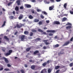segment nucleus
<instances>
[{
    "mask_svg": "<svg viewBox=\"0 0 73 73\" xmlns=\"http://www.w3.org/2000/svg\"><path fill=\"white\" fill-rule=\"evenodd\" d=\"M59 72H60V70H58L56 72V73H59Z\"/></svg>",
    "mask_w": 73,
    "mask_h": 73,
    "instance_id": "50",
    "label": "nucleus"
},
{
    "mask_svg": "<svg viewBox=\"0 0 73 73\" xmlns=\"http://www.w3.org/2000/svg\"><path fill=\"white\" fill-rule=\"evenodd\" d=\"M12 52V50H9V54H11V53Z\"/></svg>",
    "mask_w": 73,
    "mask_h": 73,
    "instance_id": "30",
    "label": "nucleus"
},
{
    "mask_svg": "<svg viewBox=\"0 0 73 73\" xmlns=\"http://www.w3.org/2000/svg\"><path fill=\"white\" fill-rule=\"evenodd\" d=\"M5 23H6V22H5V21H4L3 22V24L2 26V27H4V26H5Z\"/></svg>",
    "mask_w": 73,
    "mask_h": 73,
    "instance_id": "31",
    "label": "nucleus"
},
{
    "mask_svg": "<svg viewBox=\"0 0 73 73\" xmlns=\"http://www.w3.org/2000/svg\"><path fill=\"white\" fill-rule=\"evenodd\" d=\"M36 66L35 65H32L31 66V69H32L33 70H34V69H35V68H36Z\"/></svg>",
    "mask_w": 73,
    "mask_h": 73,
    "instance_id": "9",
    "label": "nucleus"
},
{
    "mask_svg": "<svg viewBox=\"0 0 73 73\" xmlns=\"http://www.w3.org/2000/svg\"><path fill=\"white\" fill-rule=\"evenodd\" d=\"M37 11L38 12H41V10H40L39 9H37Z\"/></svg>",
    "mask_w": 73,
    "mask_h": 73,
    "instance_id": "49",
    "label": "nucleus"
},
{
    "mask_svg": "<svg viewBox=\"0 0 73 73\" xmlns=\"http://www.w3.org/2000/svg\"><path fill=\"white\" fill-rule=\"evenodd\" d=\"M53 34L52 33H49L48 34L49 36H53Z\"/></svg>",
    "mask_w": 73,
    "mask_h": 73,
    "instance_id": "39",
    "label": "nucleus"
},
{
    "mask_svg": "<svg viewBox=\"0 0 73 73\" xmlns=\"http://www.w3.org/2000/svg\"><path fill=\"white\" fill-rule=\"evenodd\" d=\"M38 53H39V51L38 50H35L33 52V54L35 56H36L37 54H38Z\"/></svg>",
    "mask_w": 73,
    "mask_h": 73,
    "instance_id": "5",
    "label": "nucleus"
},
{
    "mask_svg": "<svg viewBox=\"0 0 73 73\" xmlns=\"http://www.w3.org/2000/svg\"><path fill=\"white\" fill-rule=\"evenodd\" d=\"M34 21L35 23H38L39 21V20L37 19H34Z\"/></svg>",
    "mask_w": 73,
    "mask_h": 73,
    "instance_id": "14",
    "label": "nucleus"
},
{
    "mask_svg": "<svg viewBox=\"0 0 73 73\" xmlns=\"http://www.w3.org/2000/svg\"><path fill=\"white\" fill-rule=\"evenodd\" d=\"M46 70L45 69H44L42 70L41 72L40 73H46Z\"/></svg>",
    "mask_w": 73,
    "mask_h": 73,
    "instance_id": "10",
    "label": "nucleus"
},
{
    "mask_svg": "<svg viewBox=\"0 0 73 73\" xmlns=\"http://www.w3.org/2000/svg\"><path fill=\"white\" fill-rule=\"evenodd\" d=\"M31 49V47H29L26 48V50L27 52H29Z\"/></svg>",
    "mask_w": 73,
    "mask_h": 73,
    "instance_id": "17",
    "label": "nucleus"
},
{
    "mask_svg": "<svg viewBox=\"0 0 73 73\" xmlns=\"http://www.w3.org/2000/svg\"><path fill=\"white\" fill-rule=\"evenodd\" d=\"M38 32H43V31H42V30L40 29H38Z\"/></svg>",
    "mask_w": 73,
    "mask_h": 73,
    "instance_id": "34",
    "label": "nucleus"
},
{
    "mask_svg": "<svg viewBox=\"0 0 73 73\" xmlns=\"http://www.w3.org/2000/svg\"><path fill=\"white\" fill-rule=\"evenodd\" d=\"M60 68V66H55V69L57 70V69H58L59 68Z\"/></svg>",
    "mask_w": 73,
    "mask_h": 73,
    "instance_id": "28",
    "label": "nucleus"
},
{
    "mask_svg": "<svg viewBox=\"0 0 73 73\" xmlns=\"http://www.w3.org/2000/svg\"><path fill=\"white\" fill-rule=\"evenodd\" d=\"M70 25V26H72V24H71V23H70L69 22H68L67 24L66 25Z\"/></svg>",
    "mask_w": 73,
    "mask_h": 73,
    "instance_id": "38",
    "label": "nucleus"
},
{
    "mask_svg": "<svg viewBox=\"0 0 73 73\" xmlns=\"http://www.w3.org/2000/svg\"><path fill=\"white\" fill-rule=\"evenodd\" d=\"M3 59H4L6 63H8L9 61L6 58L4 57L3 58Z\"/></svg>",
    "mask_w": 73,
    "mask_h": 73,
    "instance_id": "6",
    "label": "nucleus"
},
{
    "mask_svg": "<svg viewBox=\"0 0 73 73\" xmlns=\"http://www.w3.org/2000/svg\"><path fill=\"white\" fill-rule=\"evenodd\" d=\"M20 9H24V7L23 6H21L20 7Z\"/></svg>",
    "mask_w": 73,
    "mask_h": 73,
    "instance_id": "52",
    "label": "nucleus"
},
{
    "mask_svg": "<svg viewBox=\"0 0 73 73\" xmlns=\"http://www.w3.org/2000/svg\"><path fill=\"white\" fill-rule=\"evenodd\" d=\"M67 20V18L66 17H64L62 19V21L63 22L64 21H65Z\"/></svg>",
    "mask_w": 73,
    "mask_h": 73,
    "instance_id": "18",
    "label": "nucleus"
},
{
    "mask_svg": "<svg viewBox=\"0 0 73 73\" xmlns=\"http://www.w3.org/2000/svg\"><path fill=\"white\" fill-rule=\"evenodd\" d=\"M49 41V40H44L43 41L45 43V44L46 45H49L50 44V43L49 42H47L48 41Z\"/></svg>",
    "mask_w": 73,
    "mask_h": 73,
    "instance_id": "2",
    "label": "nucleus"
},
{
    "mask_svg": "<svg viewBox=\"0 0 73 73\" xmlns=\"http://www.w3.org/2000/svg\"><path fill=\"white\" fill-rule=\"evenodd\" d=\"M53 24L54 25H56H56H58L60 24V23L58 21H54Z\"/></svg>",
    "mask_w": 73,
    "mask_h": 73,
    "instance_id": "3",
    "label": "nucleus"
},
{
    "mask_svg": "<svg viewBox=\"0 0 73 73\" xmlns=\"http://www.w3.org/2000/svg\"><path fill=\"white\" fill-rule=\"evenodd\" d=\"M16 26H17V27L18 28H20L22 27V25L21 24L19 25L18 24H17L16 25Z\"/></svg>",
    "mask_w": 73,
    "mask_h": 73,
    "instance_id": "7",
    "label": "nucleus"
},
{
    "mask_svg": "<svg viewBox=\"0 0 73 73\" xmlns=\"http://www.w3.org/2000/svg\"><path fill=\"white\" fill-rule=\"evenodd\" d=\"M13 3V2H10L8 4V6H9L11 5Z\"/></svg>",
    "mask_w": 73,
    "mask_h": 73,
    "instance_id": "32",
    "label": "nucleus"
},
{
    "mask_svg": "<svg viewBox=\"0 0 73 73\" xmlns=\"http://www.w3.org/2000/svg\"><path fill=\"white\" fill-rule=\"evenodd\" d=\"M44 1L45 2H46V4H49L50 3L49 1H46L45 0Z\"/></svg>",
    "mask_w": 73,
    "mask_h": 73,
    "instance_id": "48",
    "label": "nucleus"
},
{
    "mask_svg": "<svg viewBox=\"0 0 73 73\" xmlns=\"http://www.w3.org/2000/svg\"><path fill=\"white\" fill-rule=\"evenodd\" d=\"M16 2L17 4L18 5H20V1L17 0Z\"/></svg>",
    "mask_w": 73,
    "mask_h": 73,
    "instance_id": "21",
    "label": "nucleus"
},
{
    "mask_svg": "<svg viewBox=\"0 0 73 73\" xmlns=\"http://www.w3.org/2000/svg\"><path fill=\"white\" fill-rule=\"evenodd\" d=\"M21 71L22 73H25V72H24V70H21Z\"/></svg>",
    "mask_w": 73,
    "mask_h": 73,
    "instance_id": "44",
    "label": "nucleus"
},
{
    "mask_svg": "<svg viewBox=\"0 0 73 73\" xmlns=\"http://www.w3.org/2000/svg\"><path fill=\"white\" fill-rule=\"evenodd\" d=\"M70 13L71 15H73V12L72 10L70 11Z\"/></svg>",
    "mask_w": 73,
    "mask_h": 73,
    "instance_id": "41",
    "label": "nucleus"
},
{
    "mask_svg": "<svg viewBox=\"0 0 73 73\" xmlns=\"http://www.w3.org/2000/svg\"><path fill=\"white\" fill-rule=\"evenodd\" d=\"M46 21V23H47V24H48V23H49V20Z\"/></svg>",
    "mask_w": 73,
    "mask_h": 73,
    "instance_id": "60",
    "label": "nucleus"
},
{
    "mask_svg": "<svg viewBox=\"0 0 73 73\" xmlns=\"http://www.w3.org/2000/svg\"><path fill=\"white\" fill-rule=\"evenodd\" d=\"M7 66L8 67H11V65L9 64H7Z\"/></svg>",
    "mask_w": 73,
    "mask_h": 73,
    "instance_id": "54",
    "label": "nucleus"
},
{
    "mask_svg": "<svg viewBox=\"0 0 73 73\" xmlns=\"http://www.w3.org/2000/svg\"><path fill=\"white\" fill-rule=\"evenodd\" d=\"M4 70H6V71H9V70H10L8 69L7 68H5L4 69Z\"/></svg>",
    "mask_w": 73,
    "mask_h": 73,
    "instance_id": "45",
    "label": "nucleus"
},
{
    "mask_svg": "<svg viewBox=\"0 0 73 73\" xmlns=\"http://www.w3.org/2000/svg\"><path fill=\"white\" fill-rule=\"evenodd\" d=\"M54 32H55V31L54 30H50V33H54Z\"/></svg>",
    "mask_w": 73,
    "mask_h": 73,
    "instance_id": "35",
    "label": "nucleus"
},
{
    "mask_svg": "<svg viewBox=\"0 0 73 73\" xmlns=\"http://www.w3.org/2000/svg\"><path fill=\"white\" fill-rule=\"evenodd\" d=\"M70 43V42L69 41H68L67 42H65L64 44L63 45V46H66L68 45Z\"/></svg>",
    "mask_w": 73,
    "mask_h": 73,
    "instance_id": "4",
    "label": "nucleus"
},
{
    "mask_svg": "<svg viewBox=\"0 0 73 73\" xmlns=\"http://www.w3.org/2000/svg\"><path fill=\"white\" fill-rule=\"evenodd\" d=\"M40 17L42 19H44V16H43L42 15H40Z\"/></svg>",
    "mask_w": 73,
    "mask_h": 73,
    "instance_id": "42",
    "label": "nucleus"
},
{
    "mask_svg": "<svg viewBox=\"0 0 73 73\" xmlns=\"http://www.w3.org/2000/svg\"><path fill=\"white\" fill-rule=\"evenodd\" d=\"M73 65V63H70L69 64V66H70V67H72V66Z\"/></svg>",
    "mask_w": 73,
    "mask_h": 73,
    "instance_id": "36",
    "label": "nucleus"
},
{
    "mask_svg": "<svg viewBox=\"0 0 73 73\" xmlns=\"http://www.w3.org/2000/svg\"><path fill=\"white\" fill-rule=\"evenodd\" d=\"M3 14V12L2 11H0V15H1Z\"/></svg>",
    "mask_w": 73,
    "mask_h": 73,
    "instance_id": "61",
    "label": "nucleus"
},
{
    "mask_svg": "<svg viewBox=\"0 0 73 73\" xmlns=\"http://www.w3.org/2000/svg\"><path fill=\"white\" fill-rule=\"evenodd\" d=\"M15 10L16 11H18L19 10V7H17V6L15 7Z\"/></svg>",
    "mask_w": 73,
    "mask_h": 73,
    "instance_id": "15",
    "label": "nucleus"
},
{
    "mask_svg": "<svg viewBox=\"0 0 73 73\" xmlns=\"http://www.w3.org/2000/svg\"><path fill=\"white\" fill-rule=\"evenodd\" d=\"M29 19H32L33 18V16H32V15H30L29 16Z\"/></svg>",
    "mask_w": 73,
    "mask_h": 73,
    "instance_id": "24",
    "label": "nucleus"
},
{
    "mask_svg": "<svg viewBox=\"0 0 73 73\" xmlns=\"http://www.w3.org/2000/svg\"><path fill=\"white\" fill-rule=\"evenodd\" d=\"M4 38L7 41L9 40V38H8L6 36H4Z\"/></svg>",
    "mask_w": 73,
    "mask_h": 73,
    "instance_id": "23",
    "label": "nucleus"
},
{
    "mask_svg": "<svg viewBox=\"0 0 73 73\" xmlns=\"http://www.w3.org/2000/svg\"><path fill=\"white\" fill-rule=\"evenodd\" d=\"M46 64H47V63L46 62H44L43 63L42 65L43 66H45L46 65Z\"/></svg>",
    "mask_w": 73,
    "mask_h": 73,
    "instance_id": "22",
    "label": "nucleus"
},
{
    "mask_svg": "<svg viewBox=\"0 0 73 73\" xmlns=\"http://www.w3.org/2000/svg\"><path fill=\"white\" fill-rule=\"evenodd\" d=\"M32 13H35V11L34 10H33L31 11Z\"/></svg>",
    "mask_w": 73,
    "mask_h": 73,
    "instance_id": "63",
    "label": "nucleus"
},
{
    "mask_svg": "<svg viewBox=\"0 0 73 73\" xmlns=\"http://www.w3.org/2000/svg\"><path fill=\"white\" fill-rule=\"evenodd\" d=\"M33 35V33L31 32L30 33L29 36H32Z\"/></svg>",
    "mask_w": 73,
    "mask_h": 73,
    "instance_id": "29",
    "label": "nucleus"
},
{
    "mask_svg": "<svg viewBox=\"0 0 73 73\" xmlns=\"http://www.w3.org/2000/svg\"><path fill=\"white\" fill-rule=\"evenodd\" d=\"M10 54H9V52L7 53L6 54H5V55L6 56H9V55H10Z\"/></svg>",
    "mask_w": 73,
    "mask_h": 73,
    "instance_id": "27",
    "label": "nucleus"
},
{
    "mask_svg": "<svg viewBox=\"0 0 73 73\" xmlns=\"http://www.w3.org/2000/svg\"><path fill=\"white\" fill-rule=\"evenodd\" d=\"M64 8L65 9L68 10V9H66V7H67V3H65L63 6Z\"/></svg>",
    "mask_w": 73,
    "mask_h": 73,
    "instance_id": "12",
    "label": "nucleus"
},
{
    "mask_svg": "<svg viewBox=\"0 0 73 73\" xmlns=\"http://www.w3.org/2000/svg\"><path fill=\"white\" fill-rule=\"evenodd\" d=\"M48 72L49 73H50V72H51V70H50V69H48Z\"/></svg>",
    "mask_w": 73,
    "mask_h": 73,
    "instance_id": "40",
    "label": "nucleus"
},
{
    "mask_svg": "<svg viewBox=\"0 0 73 73\" xmlns=\"http://www.w3.org/2000/svg\"><path fill=\"white\" fill-rule=\"evenodd\" d=\"M24 34L25 35H28V34H29V32L27 31H25L24 32Z\"/></svg>",
    "mask_w": 73,
    "mask_h": 73,
    "instance_id": "26",
    "label": "nucleus"
},
{
    "mask_svg": "<svg viewBox=\"0 0 73 73\" xmlns=\"http://www.w3.org/2000/svg\"><path fill=\"white\" fill-rule=\"evenodd\" d=\"M50 60H48V61H47V64H49V62H50Z\"/></svg>",
    "mask_w": 73,
    "mask_h": 73,
    "instance_id": "55",
    "label": "nucleus"
},
{
    "mask_svg": "<svg viewBox=\"0 0 73 73\" xmlns=\"http://www.w3.org/2000/svg\"><path fill=\"white\" fill-rule=\"evenodd\" d=\"M26 7L27 8H31V5L29 4H27L26 5Z\"/></svg>",
    "mask_w": 73,
    "mask_h": 73,
    "instance_id": "16",
    "label": "nucleus"
},
{
    "mask_svg": "<svg viewBox=\"0 0 73 73\" xmlns=\"http://www.w3.org/2000/svg\"><path fill=\"white\" fill-rule=\"evenodd\" d=\"M73 37H72L70 39V41H73Z\"/></svg>",
    "mask_w": 73,
    "mask_h": 73,
    "instance_id": "56",
    "label": "nucleus"
},
{
    "mask_svg": "<svg viewBox=\"0 0 73 73\" xmlns=\"http://www.w3.org/2000/svg\"><path fill=\"white\" fill-rule=\"evenodd\" d=\"M30 62H32V60H29Z\"/></svg>",
    "mask_w": 73,
    "mask_h": 73,
    "instance_id": "64",
    "label": "nucleus"
},
{
    "mask_svg": "<svg viewBox=\"0 0 73 73\" xmlns=\"http://www.w3.org/2000/svg\"><path fill=\"white\" fill-rule=\"evenodd\" d=\"M25 38V35H23L21 36V41H23Z\"/></svg>",
    "mask_w": 73,
    "mask_h": 73,
    "instance_id": "1",
    "label": "nucleus"
},
{
    "mask_svg": "<svg viewBox=\"0 0 73 73\" xmlns=\"http://www.w3.org/2000/svg\"><path fill=\"white\" fill-rule=\"evenodd\" d=\"M36 41H39L40 40H41V39L40 38H36Z\"/></svg>",
    "mask_w": 73,
    "mask_h": 73,
    "instance_id": "43",
    "label": "nucleus"
},
{
    "mask_svg": "<svg viewBox=\"0 0 73 73\" xmlns=\"http://www.w3.org/2000/svg\"><path fill=\"white\" fill-rule=\"evenodd\" d=\"M42 22L40 21L39 22L38 24L39 25H41V24H42Z\"/></svg>",
    "mask_w": 73,
    "mask_h": 73,
    "instance_id": "46",
    "label": "nucleus"
},
{
    "mask_svg": "<svg viewBox=\"0 0 73 73\" xmlns=\"http://www.w3.org/2000/svg\"><path fill=\"white\" fill-rule=\"evenodd\" d=\"M42 13H43L44 15H46L48 14V13H46L45 11H42Z\"/></svg>",
    "mask_w": 73,
    "mask_h": 73,
    "instance_id": "37",
    "label": "nucleus"
},
{
    "mask_svg": "<svg viewBox=\"0 0 73 73\" xmlns=\"http://www.w3.org/2000/svg\"><path fill=\"white\" fill-rule=\"evenodd\" d=\"M31 2H33V3H36V0H31Z\"/></svg>",
    "mask_w": 73,
    "mask_h": 73,
    "instance_id": "47",
    "label": "nucleus"
},
{
    "mask_svg": "<svg viewBox=\"0 0 73 73\" xmlns=\"http://www.w3.org/2000/svg\"><path fill=\"white\" fill-rule=\"evenodd\" d=\"M23 18V15L22 14H20L19 16V17L18 19L19 20H21Z\"/></svg>",
    "mask_w": 73,
    "mask_h": 73,
    "instance_id": "8",
    "label": "nucleus"
},
{
    "mask_svg": "<svg viewBox=\"0 0 73 73\" xmlns=\"http://www.w3.org/2000/svg\"><path fill=\"white\" fill-rule=\"evenodd\" d=\"M24 66H25V68H27V67H28V65H27L26 64H25L24 65Z\"/></svg>",
    "mask_w": 73,
    "mask_h": 73,
    "instance_id": "57",
    "label": "nucleus"
},
{
    "mask_svg": "<svg viewBox=\"0 0 73 73\" xmlns=\"http://www.w3.org/2000/svg\"><path fill=\"white\" fill-rule=\"evenodd\" d=\"M31 31L33 32H34L35 33H36L37 32V30H35L34 29H32V30H31Z\"/></svg>",
    "mask_w": 73,
    "mask_h": 73,
    "instance_id": "20",
    "label": "nucleus"
},
{
    "mask_svg": "<svg viewBox=\"0 0 73 73\" xmlns=\"http://www.w3.org/2000/svg\"><path fill=\"white\" fill-rule=\"evenodd\" d=\"M59 46V44H57L53 46L54 48H58Z\"/></svg>",
    "mask_w": 73,
    "mask_h": 73,
    "instance_id": "19",
    "label": "nucleus"
},
{
    "mask_svg": "<svg viewBox=\"0 0 73 73\" xmlns=\"http://www.w3.org/2000/svg\"><path fill=\"white\" fill-rule=\"evenodd\" d=\"M66 28L67 30H68V29H70V28H72V26H67L66 27Z\"/></svg>",
    "mask_w": 73,
    "mask_h": 73,
    "instance_id": "13",
    "label": "nucleus"
},
{
    "mask_svg": "<svg viewBox=\"0 0 73 73\" xmlns=\"http://www.w3.org/2000/svg\"><path fill=\"white\" fill-rule=\"evenodd\" d=\"M9 19H13L14 18V17L13 16H10L9 17Z\"/></svg>",
    "mask_w": 73,
    "mask_h": 73,
    "instance_id": "33",
    "label": "nucleus"
},
{
    "mask_svg": "<svg viewBox=\"0 0 73 73\" xmlns=\"http://www.w3.org/2000/svg\"><path fill=\"white\" fill-rule=\"evenodd\" d=\"M54 8V6H51V7H49V10L51 11Z\"/></svg>",
    "mask_w": 73,
    "mask_h": 73,
    "instance_id": "11",
    "label": "nucleus"
},
{
    "mask_svg": "<svg viewBox=\"0 0 73 73\" xmlns=\"http://www.w3.org/2000/svg\"><path fill=\"white\" fill-rule=\"evenodd\" d=\"M3 70V67L1 68L0 69V71Z\"/></svg>",
    "mask_w": 73,
    "mask_h": 73,
    "instance_id": "62",
    "label": "nucleus"
},
{
    "mask_svg": "<svg viewBox=\"0 0 73 73\" xmlns=\"http://www.w3.org/2000/svg\"><path fill=\"white\" fill-rule=\"evenodd\" d=\"M68 15V14H64V16H67Z\"/></svg>",
    "mask_w": 73,
    "mask_h": 73,
    "instance_id": "59",
    "label": "nucleus"
},
{
    "mask_svg": "<svg viewBox=\"0 0 73 73\" xmlns=\"http://www.w3.org/2000/svg\"><path fill=\"white\" fill-rule=\"evenodd\" d=\"M50 1L52 2V3H54V0H50Z\"/></svg>",
    "mask_w": 73,
    "mask_h": 73,
    "instance_id": "51",
    "label": "nucleus"
},
{
    "mask_svg": "<svg viewBox=\"0 0 73 73\" xmlns=\"http://www.w3.org/2000/svg\"><path fill=\"white\" fill-rule=\"evenodd\" d=\"M47 48L46 47H45V46H44L43 47V49H46Z\"/></svg>",
    "mask_w": 73,
    "mask_h": 73,
    "instance_id": "58",
    "label": "nucleus"
},
{
    "mask_svg": "<svg viewBox=\"0 0 73 73\" xmlns=\"http://www.w3.org/2000/svg\"><path fill=\"white\" fill-rule=\"evenodd\" d=\"M64 50L63 49L60 52V53H61L62 54H65V53L64 52Z\"/></svg>",
    "mask_w": 73,
    "mask_h": 73,
    "instance_id": "25",
    "label": "nucleus"
},
{
    "mask_svg": "<svg viewBox=\"0 0 73 73\" xmlns=\"http://www.w3.org/2000/svg\"><path fill=\"white\" fill-rule=\"evenodd\" d=\"M60 54H61V52H59L58 54V55H59V56H60Z\"/></svg>",
    "mask_w": 73,
    "mask_h": 73,
    "instance_id": "53",
    "label": "nucleus"
}]
</instances>
